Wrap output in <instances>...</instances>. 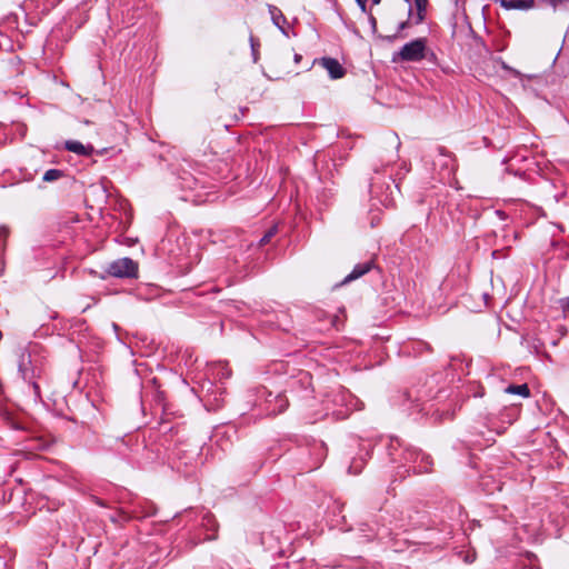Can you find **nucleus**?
<instances>
[{"label": "nucleus", "instance_id": "nucleus-29", "mask_svg": "<svg viewBox=\"0 0 569 569\" xmlns=\"http://www.w3.org/2000/svg\"><path fill=\"white\" fill-rule=\"evenodd\" d=\"M369 24L371 27L372 33L377 32V19L370 13L368 16Z\"/></svg>", "mask_w": 569, "mask_h": 569}, {"label": "nucleus", "instance_id": "nucleus-30", "mask_svg": "<svg viewBox=\"0 0 569 569\" xmlns=\"http://www.w3.org/2000/svg\"><path fill=\"white\" fill-rule=\"evenodd\" d=\"M416 9H427L428 0H415Z\"/></svg>", "mask_w": 569, "mask_h": 569}, {"label": "nucleus", "instance_id": "nucleus-7", "mask_svg": "<svg viewBox=\"0 0 569 569\" xmlns=\"http://www.w3.org/2000/svg\"><path fill=\"white\" fill-rule=\"evenodd\" d=\"M107 273L114 278H137L138 264L131 258H120L108 266Z\"/></svg>", "mask_w": 569, "mask_h": 569}, {"label": "nucleus", "instance_id": "nucleus-38", "mask_svg": "<svg viewBox=\"0 0 569 569\" xmlns=\"http://www.w3.org/2000/svg\"><path fill=\"white\" fill-rule=\"evenodd\" d=\"M416 408H417V411H418V412H421V411H423V410H425V408H423V407H420V405H416Z\"/></svg>", "mask_w": 569, "mask_h": 569}, {"label": "nucleus", "instance_id": "nucleus-16", "mask_svg": "<svg viewBox=\"0 0 569 569\" xmlns=\"http://www.w3.org/2000/svg\"><path fill=\"white\" fill-rule=\"evenodd\" d=\"M500 6L506 10H529L533 8L535 0H500Z\"/></svg>", "mask_w": 569, "mask_h": 569}, {"label": "nucleus", "instance_id": "nucleus-41", "mask_svg": "<svg viewBox=\"0 0 569 569\" xmlns=\"http://www.w3.org/2000/svg\"><path fill=\"white\" fill-rule=\"evenodd\" d=\"M391 531H392V528H389V529L386 531V535H389Z\"/></svg>", "mask_w": 569, "mask_h": 569}, {"label": "nucleus", "instance_id": "nucleus-10", "mask_svg": "<svg viewBox=\"0 0 569 569\" xmlns=\"http://www.w3.org/2000/svg\"><path fill=\"white\" fill-rule=\"evenodd\" d=\"M372 445L371 442H363L360 445L359 455L352 458L348 472L351 475H358L363 469L367 460L371 457Z\"/></svg>", "mask_w": 569, "mask_h": 569}, {"label": "nucleus", "instance_id": "nucleus-23", "mask_svg": "<svg viewBox=\"0 0 569 569\" xmlns=\"http://www.w3.org/2000/svg\"><path fill=\"white\" fill-rule=\"evenodd\" d=\"M217 376L220 379H228L231 376V370L227 365H219L217 368Z\"/></svg>", "mask_w": 569, "mask_h": 569}, {"label": "nucleus", "instance_id": "nucleus-31", "mask_svg": "<svg viewBox=\"0 0 569 569\" xmlns=\"http://www.w3.org/2000/svg\"><path fill=\"white\" fill-rule=\"evenodd\" d=\"M357 4L359 6L360 10L362 12H367V1L368 0H355Z\"/></svg>", "mask_w": 569, "mask_h": 569}, {"label": "nucleus", "instance_id": "nucleus-26", "mask_svg": "<svg viewBox=\"0 0 569 569\" xmlns=\"http://www.w3.org/2000/svg\"><path fill=\"white\" fill-rule=\"evenodd\" d=\"M365 527L366 528H361L360 530L363 532V537H366L367 540H371L372 538H375L376 536L379 535L372 528H370L368 526H365Z\"/></svg>", "mask_w": 569, "mask_h": 569}, {"label": "nucleus", "instance_id": "nucleus-3", "mask_svg": "<svg viewBox=\"0 0 569 569\" xmlns=\"http://www.w3.org/2000/svg\"><path fill=\"white\" fill-rule=\"evenodd\" d=\"M326 416L336 420H343L355 410L362 409V402L349 390L339 387L327 395L325 401Z\"/></svg>", "mask_w": 569, "mask_h": 569}, {"label": "nucleus", "instance_id": "nucleus-20", "mask_svg": "<svg viewBox=\"0 0 569 569\" xmlns=\"http://www.w3.org/2000/svg\"><path fill=\"white\" fill-rule=\"evenodd\" d=\"M410 171V166L403 162L399 169V171L395 174V177H390L395 183L396 188H399V181Z\"/></svg>", "mask_w": 569, "mask_h": 569}, {"label": "nucleus", "instance_id": "nucleus-13", "mask_svg": "<svg viewBox=\"0 0 569 569\" xmlns=\"http://www.w3.org/2000/svg\"><path fill=\"white\" fill-rule=\"evenodd\" d=\"M373 266L375 263L372 260H367L365 262L357 263L351 270V272L345 277L341 284H346L359 279L360 277L368 273L373 268Z\"/></svg>", "mask_w": 569, "mask_h": 569}, {"label": "nucleus", "instance_id": "nucleus-28", "mask_svg": "<svg viewBox=\"0 0 569 569\" xmlns=\"http://www.w3.org/2000/svg\"><path fill=\"white\" fill-rule=\"evenodd\" d=\"M548 4H550L553 9H556L558 6L565 4L568 2V0H543Z\"/></svg>", "mask_w": 569, "mask_h": 569}, {"label": "nucleus", "instance_id": "nucleus-17", "mask_svg": "<svg viewBox=\"0 0 569 569\" xmlns=\"http://www.w3.org/2000/svg\"><path fill=\"white\" fill-rule=\"evenodd\" d=\"M505 392L506 393H510V395H517V396H521L523 398H528L530 396V389L528 387L527 383H522V385H509L506 389H505Z\"/></svg>", "mask_w": 569, "mask_h": 569}, {"label": "nucleus", "instance_id": "nucleus-33", "mask_svg": "<svg viewBox=\"0 0 569 569\" xmlns=\"http://www.w3.org/2000/svg\"><path fill=\"white\" fill-rule=\"evenodd\" d=\"M161 429L167 432V431H173V427L169 426L168 422H161Z\"/></svg>", "mask_w": 569, "mask_h": 569}, {"label": "nucleus", "instance_id": "nucleus-34", "mask_svg": "<svg viewBox=\"0 0 569 569\" xmlns=\"http://www.w3.org/2000/svg\"><path fill=\"white\" fill-rule=\"evenodd\" d=\"M9 233V230L7 227H0V238H6Z\"/></svg>", "mask_w": 569, "mask_h": 569}, {"label": "nucleus", "instance_id": "nucleus-24", "mask_svg": "<svg viewBox=\"0 0 569 569\" xmlns=\"http://www.w3.org/2000/svg\"><path fill=\"white\" fill-rule=\"evenodd\" d=\"M423 59L427 60L428 62L435 64V66H438V57H437V54L432 50H429L427 47H426V54H425Z\"/></svg>", "mask_w": 569, "mask_h": 569}, {"label": "nucleus", "instance_id": "nucleus-11", "mask_svg": "<svg viewBox=\"0 0 569 569\" xmlns=\"http://www.w3.org/2000/svg\"><path fill=\"white\" fill-rule=\"evenodd\" d=\"M316 62L328 71V74L332 80L341 79L346 74V69L336 58L322 57L320 59H316L315 63Z\"/></svg>", "mask_w": 569, "mask_h": 569}, {"label": "nucleus", "instance_id": "nucleus-36", "mask_svg": "<svg viewBox=\"0 0 569 569\" xmlns=\"http://www.w3.org/2000/svg\"><path fill=\"white\" fill-rule=\"evenodd\" d=\"M405 2H407L409 4V9H408V16L411 17L412 16V7H411V1L410 0H403Z\"/></svg>", "mask_w": 569, "mask_h": 569}, {"label": "nucleus", "instance_id": "nucleus-9", "mask_svg": "<svg viewBox=\"0 0 569 569\" xmlns=\"http://www.w3.org/2000/svg\"><path fill=\"white\" fill-rule=\"evenodd\" d=\"M132 438H128V440H122L121 445L124 449L119 448V453L131 465L141 466L142 460L139 457L140 451H146L147 447L143 443H139L136 440L134 445H131Z\"/></svg>", "mask_w": 569, "mask_h": 569}, {"label": "nucleus", "instance_id": "nucleus-2", "mask_svg": "<svg viewBox=\"0 0 569 569\" xmlns=\"http://www.w3.org/2000/svg\"><path fill=\"white\" fill-rule=\"evenodd\" d=\"M327 446L315 438H305L303 443L296 447L292 456L296 459L300 473L318 469L327 457Z\"/></svg>", "mask_w": 569, "mask_h": 569}, {"label": "nucleus", "instance_id": "nucleus-8", "mask_svg": "<svg viewBox=\"0 0 569 569\" xmlns=\"http://www.w3.org/2000/svg\"><path fill=\"white\" fill-rule=\"evenodd\" d=\"M18 371L21 378L32 386L36 396H39L40 387L34 381L37 373L36 368L32 366L31 355L29 352H21L19 357Z\"/></svg>", "mask_w": 569, "mask_h": 569}, {"label": "nucleus", "instance_id": "nucleus-32", "mask_svg": "<svg viewBox=\"0 0 569 569\" xmlns=\"http://www.w3.org/2000/svg\"><path fill=\"white\" fill-rule=\"evenodd\" d=\"M561 307L565 311H569V297L561 299Z\"/></svg>", "mask_w": 569, "mask_h": 569}, {"label": "nucleus", "instance_id": "nucleus-12", "mask_svg": "<svg viewBox=\"0 0 569 569\" xmlns=\"http://www.w3.org/2000/svg\"><path fill=\"white\" fill-rule=\"evenodd\" d=\"M369 191L371 197L377 198L381 204L385 207L389 204L391 194L390 186L387 184L386 189H383L378 182V177L371 178Z\"/></svg>", "mask_w": 569, "mask_h": 569}, {"label": "nucleus", "instance_id": "nucleus-40", "mask_svg": "<svg viewBox=\"0 0 569 569\" xmlns=\"http://www.w3.org/2000/svg\"><path fill=\"white\" fill-rule=\"evenodd\" d=\"M373 171H375V173H376V174H378V173L380 172V169L376 167V168L373 169Z\"/></svg>", "mask_w": 569, "mask_h": 569}, {"label": "nucleus", "instance_id": "nucleus-39", "mask_svg": "<svg viewBox=\"0 0 569 569\" xmlns=\"http://www.w3.org/2000/svg\"><path fill=\"white\" fill-rule=\"evenodd\" d=\"M371 2H372L373 6H377V4H379L381 2V0H371Z\"/></svg>", "mask_w": 569, "mask_h": 569}, {"label": "nucleus", "instance_id": "nucleus-22", "mask_svg": "<svg viewBox=\"0 0 569 569\" xmlns=\"http://www.w3.org/2000/svg\"><path fill=\"white\" fill-rule=\"evenodd\" d=\"M386 141L391 144V146H395V149L396 151L399 150L400 146H401V142H400V139L398 137L397 133L392 132V133H389L387 137H386Z\"/></svg>", "mask_w": 569, "mask_h": 569}, {"label": "nucleus", "instance_id": "nucleus-27", "mask_svg": "<svg viewBox=\"0 0 569 569\" xmlns=\"http://www.w3.org/2000/svg\"><path fill=\"white\" fill-rule=\"evenodd\" d=\"M501 68H502L503 70L508 71L511 76H513V77H516V78H518V77H520V76H521V73H520L517 69H515V68L510 67V66H509V64H507L505 61H501Z\"/></svg>", "mask_w": 569, "mask_h": 569}, {"label": "nucleus", "instance_id": "nucleus-21", "mask_svg": "<svg viewBox=\"0 0 569 569\" xmlns=\"http://www.w3.org/2000/svg\"><path fill=\"white\" fill-rule=\"evenodd\" d=\"M278 232V227L273 226L271 227L260 239H259V246L267 244Z\"/></svg>", "mask_w": 569, "mask_h": 569}, {"label": "nucleus", "instance_id": "nucleus-25", "mask_svg": "<svg viewBox=\"0 0 569 569\" xmlns=\"http://www.w3.org/2000/svg\"><path fill=\"white\" fill-rule=\"evenodd\" d=\"M426 12H427V9H417V13H416V17H415L412 23H415V24L422 23L426 19Z\"/></svg>", "mask_w": 569, "mask_h": 569}, {"label": "nucleus", "instance_id": "nucleus-6", "mask_svg": "<svg viewBox=\"0 0 569 569\" xmlns=\"http://www.w3.org/2000/svg\"><path fill=\"white\" fill-rule=\"evenodd\" d=\"M257 398L258 400L263 399L266 403V415L276 416L286 410L288 406V401L286 397L281 393L273 395L271 391H268L264 387L257 388Z\"/></svg>", "mask_w": 569, "mask_h": 569}, {"label": "nucleus", "instance_id": "nucleus-37", "mask_svg": "<svg viewBox=\"0 0 569 569\" xmlns=\"http://www.w3.org/2000/svg\"><path fill=\"white\" fill-rule=\"evenodd\" d=\"M293 59H295V62H296V63H299V62H300V60L302 59V57H301V54H299V53H295Z\"/></svg>", "mask_w": 569, "mask_h": 569}, {"label": "nucleus", "instance_id": "nucleus-18", "mask_svg": "<svg viewBox=\"0 0 569 569\" xmlns=\"http://www.w3.org/2000/svg\"><path fill=\"white\" fill-rule=\"evenodd\" d=\"M412 24V22L410 21V17L406 20V21H401L398 26H397V31L395 34L392 36H388L387 39L389 41H393L398 38H405L406 34H403V30H406L407 28H409L410 26Z\"/></svg>", "mask_w": 569, "mask_h": 569}, {"label": "nucleus", "instance_id": "nucleus-15", "mask_svg": "<svg viewBox=\"0 0 569 569\" xmlns=\"http://www.w3.org/2000/svg\"><path fill=\"white\" fill-rule=\"evenodd\" d=\"M269 13L271 16L272 23L281 31L282 34L288 37V31L284 24L287 23V18L282 13V11L273 4L268 6Z\"/></svg>", "mask_w": 569, "mask_h": 569}, {"label": "nucleus", "instance_id": "nucleus-5", "mask_svg": "<svg viewBox=\"0 0 569 569\" xmlns=\"http://www.w3.org/2000/svg\"><path fill=\"white\" fill-rule=\"evenodd\" d=\"M426 38H417L411 40L410 42L405 43L400 50L395 53L392 61L396 62L398 60L405 62H418L423 60L426 54Z\"/></svg>", "mask_w": 569, "mask_h": 569}, {"label": "nucleus", "instance_id": "nucleus-19", "mask_svg": "<svg viewBox=\"0 0 569 569\" xmlns=\"http://www.w3.org/2000/svg\"><path fill=\"white\" fill-rule=\"evenodd\" d=\"M64 176V172L60 169H49L42 176V181L44 182H53L59 180Z\"/></svg>", "mask_w": 569, "mask_h": 569}, {"label": "nucleus", "instance_id": "nucleus-4", "mask_svg": "<svg viewBox=\"0 0 569 569\" xmlns=\"http://www.w3.org/2000/svg\"><path fill=\"white\" fill-rule=\"evenodd\" d=\"M188 521L193 525L189 528L190 541L192 546H196L202 541H209L217 538L216 532L218 523L214 516L207 510H190L186 512Z\"/></svg>", "mask_w": 569, "mask_h": 569}, {"label": "nucleus", "instance_id": "nucleus-35", "mask_svg": "<svg viewBox=\"0 0 569 569\" xmlns=\"http://www.w3.org/2000/svg\"><path fill=\"white\" fill-rule=\"evenodd\" d=\"M496 214L501 219V220H505L507 219V213L502 210H497L496 211Z\"/></svg>", "mask_w": 569, "mask_h": 569}, {"label": "nucleus", "instance_id": "nucleus-1", "mask_svg": "<svg viewBox=\"0 0 569 569\" xmlns=\"http://www.w3.org/2000/svg\"><path fill=\"white\" fill-rule=\"evenodd\" d=\"M387 455L391 463L396 465L397 476L406 477L412 471L413 473H426L431 471L432 458L415 448L398 437H390L386 446Z\"/></svg>", "mask_w": 569, "mask_h": 569}, {"label": "nucleus", "instance_id": "nucleus-14", "mask_svg": "<svg viewBox=\"0 0 569 569\" xmlns=\"http://www.w3.org/2000/svg\"><path fill=\"white\" fill-rule=\"evenodd\" d=\"M64 148L70 152L83 157H90L94 151V148L91 144H83L78 140H67L64 142Z\"/></svg>", "mask_w": 569, "mask_h": 569}]
</instances>
